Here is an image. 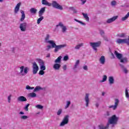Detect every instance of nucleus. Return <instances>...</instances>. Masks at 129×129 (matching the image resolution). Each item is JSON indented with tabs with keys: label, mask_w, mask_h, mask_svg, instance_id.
<instances>
[{
	"label": "nucleus",
	"mask_w": 129,
	"mask_h": 129,
	"mask_svg": "<svg viewBox=\"0 0 129 129\" xmlns=\"http://www.w3.org/2000/svg\"><path fill=\"white\" fill-rule=\"evenodd\" d=\"M67 60H69V56L66 55L63 57V61H67Z\"/></svg>",
	"instance_id": "nucleus-42"
},
{
	"label": "nucleus",
	"mask_w": 129,
	"mask_h": 129,
	"mask_svg": "<svg viewBox=\"0 0 129 129\" xmlns=\"http://www.w3.org/2000/svg\"><path fill=\"white\" fill-rule=\"evenodd\" d=\"M70 104H71V102L70 101H68L67 104L65 107V108H68L69 107Z\"/></svg>",
	"instance_id": "nucleus-37"
},
{
	"label": "nucleus",
	"mask_w": 129,
	"mask_h": 129,
	"mask_svg": "<svg viewBox=\"0 0 129 129\" xmlns=\"http://www.w3.org/2000/svg\"><path fill=\"white\" fill-rule=\"evenodd\" d=\"M20 114H25V113H24V112H22V111H21V112H20Z\"/></svg>",
	"instance_id": "nucleus-57"
},
{
	"label": "nucleus",
	"mask_w": 129,
	"mask_h": 129,
	"mask_svg": "<svg viewBox=\"0 0 129 129\" xmlns=\"http://www.w3.org/2000/svg\"><path fill=\"white\" fill-rule=\"evenodd\" d=\"M61 59H62V56H59L57 57L56 59L55 60V63H60L61 62Z\"/></svg>",
	"instance_id": "nucleus-25"
},
{
	"label": "nucleus",
	"mask_w": 129,
	"mask_h": 129,
	"mask_svg": "<svg viewBox=\"0 0 129 129\" xmlns=\"http://www.w3.org/2000/svg\"><path fill=\"white\" fill-rule=\"evenodd\" d=\"M109 127V126L108 123H107L106 126H103V125H99V129H107V128H108Z\"/></svg>",
	"instance_id": "nucleus-21"
},
{
	"label": "nucleus",
	"mask_w": 129,
	"mask_h": 129,
	"mask_svg": "<svg viewBox=\"0 0 129 129\" xmlns=\"http://www.w3.org/2000/svg\"><path fill=\"white\" fill-rule=\"evenodd\" d=\"M83 69H84V70H88L87 66H85L83 67Z\"/></svg>",
	"instance_id": "nucleus-54"
},
{
	"label": "nucleus",
	"mask_w": 129,
	"mask_h": 129,
	"mask_svg": "<svg viewBox=\"0 0 129 129\" xmlns=\"http://www.w3.org/2000/svg\"><path fill=\"white\" fill-rule=\"evenodd\" d=\"M20 12H21V13L22 14L20 21L21 22H23L26 18V15L25 14V12L24 11L21 10Z\"/></svg>",
	"instance_id": "nucleus-15"
},
{
	"label": "nucleus",
	"mask_w": 129,
	"mask_h": 129,
	"mask_svg": "<svg viewBox=\"0 0 129 129\" xmlns=\"http://www.w3.org/2000/svg\"><path fill=\"white\" fill-rule=\"evenodd\" d=\"M4 0H0V2L2 3Z\"/></svg>",
	"instance_id": "nucleus-63"
},
{
	"label": "nucleus",
	"mask_w": 129,
	"mask_h": 129,
	"mask_svg": "<svg viewBox=\"0 0 129 129\" xmlns=\"http://www.w3.org/2000/svg\"><path fill=\"white\" fill-rule=\"evenodd\" d=\"M124 36H125V34H124V33H122V34H121L120 35V37L121 38H123V37H124Z\"/></svg>",
	"instance_id": "nucleus-55"
},
{
	"label": "nucleus",
	"mask_w": 129,
	"mask_h": 129,
	"mask_svg": "<svg viewBox=\"0 0 129 129\" xmlns=\"http://www.w3.org/2000/svg\"><path fill=\"white\" fill-rule=\"evenodd\" d=\"M62 113V109H59L57 112V115H60Z\"/></svg>",
	"instance_id": "nucleus-44"
},
{
	"label": "nucleus",
	"mask_w": 129,
	"mask_h": 129,
	"mask_svg": "<svg viewBox=\"0 0 129 129\" xmlns=\"http://www.w3.org/2000/svg\"><path fill=\"white\" fill-rule=\"evenodd\" d=\"M70 9H71V10H72V11H73V12H74V13L75 14H76V13H77V11H76V10H75V9H74V8H73V7H71V8H70Z\"/></svg>",
	"instance_id": "nucleus-49"
},
{
	"label": "nucleus",
	"mask_w": 129,
	"mask_h": 129,
	"mask_svg": "<svg viewBox=\"0 0 129 129\" xmlns=\"http://www.w3.org/2000/svg\"><path fill=\"white\" fill-rule=\"evenodd\" d=\"M77 22H78V23H80V24H81L82 25H83L84 26H85V23L82 22V21H77Z\"/></svg>",
	"instance_id": "nucleus-51"
},
{
	"label": "nucleus",
	"mask_w": 129,
	"mask_h": 129,
	"mask_svg": "<svg viewBox=\"0 0 129 129\" xmlns=\"http://www.w3.org/2000/svg\"><path fill=\"white\" fill-rule=\"evenodd\" d=\"M60 27L61 28H62V33H65L66 32V30H67V28H66V26H64L63 23L62 22H59L58 25H56V27Z\"/></svg>",
	"instance_id": "nucleus-9"
},
{
	"label": "nucleus",
	"mask_w": 129,
	"mask_h": 129,
	"mask_svg": "<svg viewBox=\"0 0 129 129\" xmlns=\"http://www.w3.org/2000/svg\"><path fill=\"white\" fill-rule=\"evenodd\" d=\"M30 106V104H27V105L24 108V109H25L26 111H28L29 110V107Z\"/></svg>",
	"instance_id": "nucleus-40"
},
{
	"label": "nucleus",
	"mask_w": 129,
	"mask_h": 129,
	"mask_svg": "<svg viewBox=\"0 0 129 129\" xmlns=\"http://www.w3.org/2000/svg\"><path fill=\"white\" fill-rule=\"evenodd\" d=\"M18 101H21L22 102H24V101H27V98L24 96H21L18 98Z\"/></svg>",
	"instance_id": "nucleus-16"
},
{
	"label": "nucleus",
	"mask_w": 129,
	"mask_h": 129,
	"mask_svg": "<svg viewBox=\"0 0 129 129\" xmlns=\"http://www.w3.org/2000/svg\"><path fill=\"white\" fill-rule=\"evenodd\" d=\"M123 72H124V73L126 74L127 73V72H128V71H127V70L126 69V68H124L123 69Z\"/></svg>",
	"instance_id": "nucleus-52"
},
{
	"label": "nucleus",
	"mask_w": 129,
	"mask_h": 129,
	"mask_svg": "<svg viewBox=\"0 0 129 129\" xmlns=\"http://www.w3.org/2000/svg\"><path fill=\"white\" fill-rule=\"evenodd\" d=\"M75 21H76V22H77V21H79V20H77V19H75Z\"/></svg>",
	"instance_id": "nucleus-64"
},
{
	"label": "nucleus",
	"mask_w": 129,
	"mask_h": 129,
	"mask_svg": "<svg viewBox=\"0 0 129 129\" xmlns=\"http://www.w3.org/2000/svg\"><path fill=\"white\" fill-rule=\"evenodd\" d=\"M51 6L53 8H54V9L60 10V11L63 10V7L61 5H59V4H58L55 1H52Z\"/></svg>",
	"instance_id": "nucleus-3"
},
{
	"label": "nucleus",
	"mask_w": 129,
	"mask_h": 129,
	"mask_svg": "<svg viewBox=\"0 0 129 129\" xmlns=\"http://www.w3.org/2000/svg\"><path fill=\"white\" fill-rule=\"evenodd\" d=\"M32 68H33V74H37L38 71H39V67L36 62H34L32 63Z\"/></svg>",
	"instance_id": "nucleus-5"
},
{
	"label": "nucleus",
	"mask_w": 129,
	"mask_h": 129,
	"mask_svg": "<svg viewBox=\"0 0 129 129\" xmlns=\"http://www.w3.org/2000/svg\"><path fill=\"white\" fill-rule=\"evenodd\" d=\"M40 69L41 70H42V71H44V70H46V67L43 65V66H40Z\"/></svg>",
	"instance_id": "nucleus-43"
},
{
	"label": "nucleus",
	"mask_w": 129,
	"mask_h": 129,
	"mask_svg": "<svg viewBox=\"0 0 129 129\" xmlns=\"http://www.w3.org/2000/svg\"><path fill=\"white\" fill-rule=\"evenodd\" d=\"M21 119H27L28 118V116L23 115L21 116Z\"/></svg>",
	"instance_id": "nucleus-46"
},
{
	"label": "nucleus",
	"mask_w": 129,
	"mask_h": 129,
	"mask_svg": "<svg viewBox=\"0 0 129 129\" xmlns=\"http://www.w3.org/2000/svg\"><path fill=\"white\" fill-rule=\"evenodd\" d=\"M42 4L44 5V6H48V7H51V6H52V4L47 2V0H42Z\"/></svg>",
	"instance_id": "nucleus-17"
},
{
	"label": "nucleus",
	"mask_w": 129,
	"mask_h": 129,
	"mask_svg": "<svg viewBox=\"0 0 129 129\" xmlns=\"http://www.w3.org/2000/svg\"><path fill=\"white\" fill-rule=\"evenodd\" d=\"M99 61L101 64H104L105 63V57L104 56H101L100 58Z\"/></svg>",
	"instance_id": "nucleus-18"
},
{
	"label": "nucleus",
	"mask_w": 129,
	"mask_h": 129,
	"mask_svg": "<svg viewBox=\"0 0 129 129\" xmlns=\"http://www.w3.org/2000/svg\"><path fill=\"white\" fill-rule=\"evenodd\" d=\"M46 57H47V58L50 57V54H47V56H46Z\"/></svg>",
	"instance_id": "nucleus-59"
},
{
	"label": "nucleus",
	"mask_w": 129,
	"mask_h": 129,
	"mask_svg": "<svg viewBox=\"0 0 129 129\" xmlns=\"http://www.w3.org/2000/svg\"><path fill=\"white\" fill-rule=\"evenodd\" d=\"M38 10L37 9H35L34 8H32L30 10V12L31 14H36Z\"/></svg>",
	"instance_id": "nucleus-22"
},
{
	"label": "nucleus",
	"mask_w": 129,
	"mask_h": 129,
	"mask_svg": "<svg viewBox=\"0 0 129 129\" xmlns=\"http://www.w3.org/2000/svg\"><path fill=\"white\" fill-rule=\"evenodd\" d=\"M47 48H48V49H51V46L50 45H48Z\"/></svg>",
	"instance_id": "nucleus-58"
},
{
	"label": "nucleus",
	"mask_w": 129,
	"mask_h": 129,
	"mask_svg": "<svg viewBox=\"0 0 129 129\" xmlns=\"http://www.w3.org/2000/svg\"><path fill=\"white\" fill-rule=\"evenodd\" d=\"M63 70H66L67 69V66L66 65H64L62 67Z\"/></svg>",
	"instance_id": "nucleus-53"
},
{
	"label": "nucleus",
	"mask_w": 129,
	"mask_h": 129,
	"mask_svg": "<svg viewBox=\"0 0 129 129\" xmlns=\"http://www.w3.org/2000/svg\"><path fill=\"white\" fill-rule=\"evenodd\" d=\"M106 79H107V76L104 75L103 77V80L101 81V82H104L106 81Z\"/></svg>",
	"instance_id": "nucleus-39"
},
{
	"label": "nucleus",
	"mask_w": 129,
	"mask_h": 129,
	"mask_svg": "<svg viewBox=\"0 0 129 129\" xmlns=\"http://www.w3.org/2000/svg\"><path fill=\"white\" fill-rule=\"evenodd\" d=\"M129 17V12L123 18H122V21H125V20L127 19Z\"/></svg>",
	"instance_id": "nucleus-28"
},
{
	"label": "nucleus",
	"mask_w": 129,
	"mask_h": 129,
	"mask_svg": "<svg viewBox=\"0 0 129 129\" xmlns=\"http://www.w3.org/2000/svg\"><path fill=\"white\" fill-rule=\"evenodd\" d=\"M118 103H119V100L118 99H115L114 105H111L109 106V108H113V110H115L116 108H117V106H118Z\"/></svg>",
	"instance_id": "nucleus-7"
},
{
	"label": "nucleus",
	"mask_w": 129,
	"mask_h": 129,
	"mask_svg": "<svg viewBox=\"0 0 129 129\" xmlns=\"http://www.w3.org/2000/svg\"><path fill=\"white\" fill-rule=\"evenodd\" d=\"M109 82L110 84H113V83H114V79H113V77H109Z\"/></svg>",
	"instance_id": "nucleus-24"
},
{
	"label": "nucleus",
	"mask_w": 129,
	"mask_h": 129,
	"mask_svg": "<svg viewBox=\"0 0 129 129\" xmlns=\"http://www.w3.org/2000/svg\"><path fill=\"white\" fill-rule=\"evenodd\" d=\"M125 96H126V97L127 98H128L129 95H128V91H127V89H125Z\"/></svg>",
	"instance_id": "nucleus-36"
},
{
	"label": "nucleus",
	"mask_w": 129,
	"mask_h": 129,
	"mask_svg": "<svg viewBox=\"0 0 129 129\" xmlns=\"http://www.w3.org/2000/svg\"><path fill=\"white\" fill-rule=\"evenodd\" d=\"M79 63H80V60H79V59H78L77 60V61L75 63V68H77V66H78V65H79Z\"/></svg>",
	"instance_id": "nucleus-38"
},
{
	"label": "nucleus",
	"mask_w": 129,
	"mask_h": 129,
	"mask_svg": "<svg viewBox=\"0 0 129 129\" xmlns=\"http://www.w3.org/2000/svg\"><path fill=\"white\" fill-rule=\"evenodd\" d=\"M111 6H115L116 5V2L115 1H113L111 3Z\"/></svg>",
	"instance_id": "nucleus-47"
},
{
	"label": "nucleus",
	"mask_w": 129,
	"mask_h": 129,
	"mask_svg": "<svg viewBox=\"0 0 129 129\" xmlns=\"http://www.w3.org/2000/svg\"><path fill=\"white\" fill-rule=\"evenodd\" d=\"M26 89H27V90L34 89V87H31L29 85L26 86Z\"/></svg>",
	"instance_id": "nucleus-41"
},
{
	"label": "nucleus",
	"mask_w": 129,
	"mask_h": 129,
	"mask_svg": "<svg viewBox=\"0 0 129 129\" xmlns=\"http://www.w3.org/2000/svg\"><path fill=\"white\" fill-rule=\"evenodd\" d=\"M29 96H30V97H36V96H37V94L34 92L31 93L29 94Z\"/></svg>",
	"instance_id": "nucleus-32"
},
{
	"label": "nucleus",
	"mask_w": 129,
	"mask_h": 129,
	"mask_svg": "<svg viewBox=\"0 0 129 129\" xmlns=\"http://www.w3.org/2000/svg\"><path fill=\"white\" fill-rule=\"evenodd\" d=\"M42 20H44V17L43 16H41L37 20V24H40L41 23V21Z\"/></svg>",
	"instance_id": "nucleus-27"
},
{
	"label": "nucleus",
	"mask_w": 129,
	"mask_h": 129,
	"mask_svg": "<svg viewBox=\"0 0 129 129\" xmlns=\"http://www.w3.org/2000/svg\"><path fill=\"white\" fill-rule=\"evenodd\" d=\"M38 62L39 63L40 66H42L43 65H45V63L44 62V61H43L42 59H39Z\"/></svg>",
	"instance_id": "nucleus-30"
},
{
	"label": "nucleus",
	"mask_w": 129,
	"mask_h": 129,
	"mask_svg": "<svg viewBox=\"0 0 129 129\" xmlns=\"http://www.w3.org/2000/svg\"><path fill=\"white\" fill-rule=\"evenodd\" d=\"M69 122V116L68 115H66L62 122L60 123V125L63 126V125H65V124H67Z\"/></svg>",
	"instance_id": "nucleus-6"
},
{
	"label": "nucleus",
	"mask_w": 129,
	"mask_h": 129,
	"mask_svg": "<svg viewBox=\"0 0 129 129\" xmlns=\"http://www.w3.org/2000/svg\"><path fill=\"white\" fill-rule=\"evenodd\" d=\"M29 70V68L25 67L24 70V74H28V71Z\"/></svg>",
	"instance_id": "nucleus-34"
},
{
	"label": "nucleus",
	"mask_w": 129,
	"mask_h": 129,
	"mask_svg": "<svg viewBox=\"0 0 129 129\" xmlns=\"http://www.w3.org/2000/svg\"><path fill=\"white\" fill-rule=\"evenodd\" d=\"M20 29L22 32H25L27 30V23H21L20 26Z\"/></svg>",
	"instance_id": "nucleus-8"
},
{
	"label": "nucleus",
	"mask_w": 129,
	"mask_h": 129,
	"mask_svg": "<svg viewBox=\"0 0 129 129\" xmlns=\"http://www.w3.org/2000/svg\"><path fill=\"white\" fill-rule=\"evenodd\" d=\"M101 44V42L100 41H98L97 42H90V44L91 47H92L93 49L95 51H97V47H100V45Z\"/></svg>",
	"instance_id": "nucleus-4"
},
{
	"label": "nucleus",
	"mask_w": 129,
	"mask_h": 129,
	"mask_svg": "<svg viewBox=\"0 0 129 129\" xmlns=\"http://www.w3.org/2000/svg\"><path fill=\"white\" fill-rule=\"evenodd\" d=\"M41 89H42V88H41V87H40V86H36L35 87V88L34 89V92H36V91H38V90H40Z\"/></svg>",
	"instance_id": "nucleus-31"
},
{
	"label": "nucleus",
	"mask_w": 129,
	"mask_h": 129,
	"mask_svg": "<svg viewBox=\"0 0 129 129\" xmlns=\"http://www.w3.org/2000/svg\"><path fill=\"white\" fill-rule=\"evenodd\" d=\"M11 97H12V95H10L8 96V102L10 103L11 102Z\"/></svg>",
	"instance_id": "nucleus-50"
},
{
	"label": "nucleus",
	"mask_w": 129,
	"mask_h": 129,
	"mask_svg": "<svg viewBox=\"0 0 129 129\" xmlns=\"http://www.w3.org/2000/svg\"><path fill=\"white\" fill-rule=\"evenodd\" d=\"M20 74H21L22 76H24V75H25V74H23V73L24 72L25 67L22 66L20 68Z\"/></svg>",
	"instance_id": "nucleus-23"
},
{
	"label": "nucleus",
	"mask_w": 129,
	"mask_h": 129,
	"mask_svg": "<svg viewBox=\"0 0 129 129\" xmlns=\"http://www.w3.org/2000/svg\"><path fill=\"white\" fill-rule=\"evenodd\" d=\"M117 19V16H114L113 17L110 18L107 20L106 23L107 24H110V23H112V22H114L116 19Z\"/></svg>",
	"instance_id": "nucleus-11"
},
{
	"label": "nucleus",
	"mask_w": 129,
	"mask_h": 129,
	"mask_svg": "<svg viewBox=\"0 0 129 129\" xmlns=\"http://www.w3.org/2000/svg\"><path fill=\"white\" fill-rule=\"evenodd\" d=\"M21 7V3L17 4L14 9V13L18 14V12L20 10V7Z\"/></svg>",
	"instance_id": "nucleus-12"
},
{
	"label": "nucleus",
	"mask_w": 129,
	"mask_h": 129,
	"mask_svg": "<svg viewBox=\"0 0 129 129\" xmlns=\"http://www.w3.org/2000/svg\"><path fill=\"white\" fill-rule=\"evenodd\" d=\"M120 66H121V68H123V66L120 64Z\"/></svg>",
	"instance_id": "nucleus-62"
},
{
	"label": "nucleus",
	"mask_w": 129,
	"mask_h": 129,
	"mask_svg": "<svg viewBox=\"0 0 129 129\" xmlns=\"http://www.w3.org/2000/svg\"><path fill=\"white\" fill-rule=\"evenodd\" d=\"M46 11V7L42 8L39 12V17H42Z\"/></svg>",
	"instance_id": "nucleus-14"
},
{
	"label": "nucleus",
	"mask_w": 129,
	"mask_h": 129,
	"mask_svg": "<svg viewBox=\"0 0 129 129\" xmlns=\"http://www.w3.org/2000/svg\"><path fill=\"white\" fill-rule=\"evenodd\" d=\"M82 2L83 5H84V4H85V3H86V0H82Z\"/></svg>",
	"instance_id": "nucleus-56"
},
{
	"label": "nucleus",
	"mask_w": 129,
	"mask_h": 129,
	"mask_svg": "<svg viewBox=\"0 0 129 129\" xmlns=\"http://www.w3.org/2000/svg\"><path fill=\"white\" fill-rule=\"evenodd\" d=\"M60 67H61V65L59 63H55L53 65V69H55V70H59Z\"/></svg>",
	"instance_id": "nucleus-19"
},
{
	"label": "nucleus",
	"mask_w": 129,
	"mask_h": 129,
	"mask_svg": "<svg viewBox=\"0 0 129 129\" xmlns=\"http://www.w3.org/2000/svg\"><path fill=\"white\" fill-rule=\"evenodd\" d=\"M39 75H44L45 74V72L43 70H41L39 72Z\"/></svg>",
	"instance_id": "nucleus-45"
},
{
	"label": "nucleus",
	"mask_w": 129,
	"mask_h": 129,
	"mask_svg": "<svg viewBox=\"0 0 129 129\" xmlns=\"http://www.w3.org/2000/svg\"><path fill=\"white\" fill-rule=\"evenodd\" d=\"M104 94H105V93H104V92H103V93H102V95L103 96L104 95Z\"/></svg>",
	"instance_id": "nucleus-60"
},
{
	"label": "nucleus",
	"mask_w": 129,
	"mask_h": 129,
	"mask_svg": "<svg viewBox=\"0 0 129 129\" xmlns=\"http://www.w3.org/2000/svg\"><path fill=\"white\" fill-rule=\"evenodd\" d=\"M98 103H97V104H96V106L97 107H98Z\"/></svg>",
	"instance_id": "nucleus-61"
},
{
	"label": "nucleus",
	"mask_w": 129,
	"mask_h": 129,
	"mask_svg": "<svg viewBox=\"0 0 129 129\" xmlns=\"http://www.w3.org/2000/svg\"><path fill=\"white\" fill-rule=\"evenodd\" d=\"M47 43L50 44L52 48H55L54 52H58L59 50H61V49H62V48H64V47H66V44H61L59 45H57L53 40H49L47 41Z\"/></svg>",
	"instance_id": "nucleus-1"
},
{
	"label": "nucleus",
	"mask_w": 129,
	"mask_h": 129,
	"mask_svg": "<svg viewBox=\"0 0 129 129\" xmlns=\"http://www.w3.org/2000/svg\"><path fill=\"white\" fill-rule=\"evenodd\" d=\"M121 63H126L127 62V58L126 57H124L120 59Z\"/></svg>",
	"instance_id": "nucleus-26"
},
{
	"label": "nucleus",
	"mask_w": 129,
	"mask_h": 129,
	"mask_svg": "<svg viewBox=\"0 0 129 129\" xmlns=\"http://www.w3.org/2000/svg\"><path fill=\"white\" fill-rule=\"evenodd\" d=\"M118 120V117H116V115H113L108 120V123L109 124H116L117 121Z\"/></svg>",
	"instance_id": "nucleus-2"
},
{
	"label": "nucleus",
	"mask_w": 129,
	"mask_h": 129,
	"mask_svg": "<svg viewBox=\"0 0 129 129\" xmlns=\"http://www.w3.org/2000/svg\"><path fill=\"white\" fill-rule=\"evenodd\" d=\"M83 46V43H81L75 46V49L78 50V49H80V47H82Z\"/></svg>",
	"instance_id": "nucleus-29"
},
{
	"label": "nucleus",
	"mask_w": 129,
	"mask_h": 129,
	"mask_svg": "<svg viewBox=\"0 0 129 129\" xmlns=\"http://www.w3.org/2000/svg\"><path fill=\"white\" fill-rule=\"evenodd\" d=\"M85 100L86 103V106H88V104H89V94H86V96H85Z\"/></svg>",
	"instance_id": "nucleus-10"
},
{
	"label": "nucleus",
	"mask_w": 129,
	"mask_h": 129,
	"mask_svg": "<svg viewBox=\"0 0 129 129\" xmlns=\"http://www.w3.org/2000/svg\"><path fill=\"white\" fill-rule=\"evenodd\" d=\"M35 107H36V108H38V109H43V108H44V106L41 105H37Z\"/></svg>",
	"instance_id": "nucleus-33"
},
{
	"label": "nucleus",
	"mask_w": 129,
	"mask_h": 129,
	"mask_svg": "<svg viewBox=\"0 0 129 129\" xmlns=\"http://www.w3.org/2000/svg\"><path fill=\"white\" fill-rule=\"evenodd\" d=\"M82 15L84 19H86V21H87V22H89V17H88V15H87V14H85L84 13H82Z\"/></svg>",
	"instance_id": "nucleus-20"
},
{
	"label": "nucleus",
	"mask_w": 129,
	"mask_h": 129,
	"mask_svg": "<svg viewBox=\"0 0 129 129\" xmlns=\"http://www.w3.org/2000/svg\"><path fill=\"white\" fill-rule=\"evenodd\" d=\"M114 54L116 55V57L119 59V60H121V58H122V54L121 53H119L117 51L115 50L114 51Z\"/></svg>",
	"instance_id": "nucleus-13"
},
{
	"label": "nucleus",
	"mask_w": 129,
	"mask_h": 129,
	"mask_svg": "<svg viewBox=\"0 0 129 129\" xmlns=\"http://www.w3.org/2000/svg\"><path fill=\"white\" fill-rule=\"evenodd\" d=\"M49 38H50V35L49 34L46 35V37H45V41H48Z\"/></svg>",
	"instance_id": "nucleus-48"
},
{
	"label": "nucleus",
	"mask_w": 129,
	"mask_h": 129,
	"mask_svg": "<svg viewBox=\"0 0 129 129\" xmlns=\"http://www.w3.org/2000/svg\"><path fill=\"white\" fill-rule=\"evenodd\" d=\"M99 32L101 36H102V37H104V31L102 30H100Z\"/></svg>",
	"instance_id": "nucleus-35"
}]
</instances>
